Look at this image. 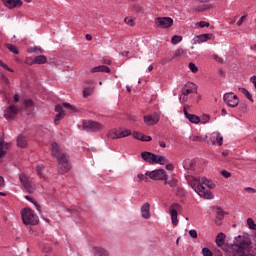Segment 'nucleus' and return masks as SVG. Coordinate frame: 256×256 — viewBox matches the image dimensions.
<instances>
[{
    "label": "nucleus",
    "instance_id": "f704fd0d",
    "mask_svg": "<svg viewBox=\"0 0 256 256\" xmlns=\"http://www.w3.org/2000/svg\"><path fill=\"white\" fill-rule=\"evenodd\" d=\"M6 47L11 51V53H14V55H19V49L17 46L13 44H6Z\"/></svg>",
    "mask_w": 256,
    "mask_h": 256
},
{
    "label": "nucleus",
    "instance_id": "49530a36",
    "mask_svg": "<svg viewBox=\"0 0 256 256\" xmlns=\"http://www.w3.org/2000/svg\"><path fill=\"white\" fill-rule=\"evenodd\" d=\"M220 173L224 179H229V177H231V173L227 170H222Z\"/></svg>",
    "mask_w": 256,
    "mask_h": 256
},
{
    "label": "nucleus",
    "instance_id": "aec40b11",
    "mask_svg": "<svg viewBox=\"0 0 256 256\" xmlns=\"http://www.w3.org/2000/svg\"><path fill=\"white\" fill-rule=\"evenodd\" d=\"M91 73H111V68L105 65L95 66L91 69Z\"/></svg>",
    "mask_w": 256,
    "mask_h": 256
},
{
    "label": "nucleus",
    "instance_id": "f03ea898",
    "mask_svg": "<svg viewBox=\"0 0 256 256\" xmlns=\"http://www.w3.org/2000/svg\"><path fill=\"white\" fill-rule=\"evenodd\" d=\"M188 182L189 185L192 187L193 191H195V193H205V186L208 187V189H215V187H217V185L213 181L208 180L205 177L199 180V178L192 176L188 178Z\"/></svg>",
    "mask_w": 256,
    "mask_h": 256
},
{
    "label": "nucleus",
    "instance_id": "9d476101",
    "mask_svg": "<svg viewBox=\"0 0 256 256\" xmlns=\"http://www.w3.org/2000/svg\"><path fill=\"white\" fill-rule=\"evenodd\" d=\"M206 143L208 145H215L217 143L221 147L223 145V136L219 132H213L209 137H206Z\"/></svg>",
    "mask_w": 256,
    "mask_h": 256
},
{
    "label": "nucleus",
    "instance_id": "8fccbe9b",
    "mask_svg": "<svg viewBox=\"0 0 256 256\" xmlns=\"http://www.w3.org/2000/svg\"><path fill=\"white\" fill-rule=\"evenodd\" d=\"M209 22H207V21H200L199 22V27L201 28V29H203V28H205V27H209Z\"/></svg>",
    "mask_w": 256,
    "mask_h": 256
},
{
    "label": "nucleus",
    "instance_id": "e433bc0d",
    "mask_svg": "<svg viewBox=\"0 0 256 256\" xmlns=\"http://www.w3.org/2000/svg\"><path fill=\"white\" fill-rule=\"evenodd\" d=\"M181 41H183V37L179 35H175L171 38L172 45H177L178 43H181Z\"/></svg>",
    "mask_w": 256,
    "mask_h": 256
},
{
    "label": "nucleus",
    "instance_id": "20e7f679",
    "mask_svg": "<svg viewBox=\"0 0 256 256\" xmlns=\"http://www.w3.org/2000/svg\"><path fill=\"white\" fill-rule=\"evenodd\" d=\"M83 131H90L91 133H99L105 129V125L95 120H84L82 122Z\"/></svg>",
    "mask_w": 256,
    "mask_h": 256
},
{
    "label": "nucleus",
    "instance_id": "b1692460",
    "mask_svg": "<svg viewBox=\"0 0 256 256\" xmlns=\"http://www.w3.org/2000/svg\"><path fill=\"white\" fill-rule=\"evenodd\" d=\"M17 147H20L24 149V147H27V139L23 135H19L17 137Z\"/></svg>",
    "mask_w": 256,
    "mask_h": 256
},
{
    "label": "nucleus",
    "instance_id": "6e6d98bb",
    "mask_svg": "<svg viewBox=\"0 0 256 256\" xmlns=\"http://www.w3.org/2000/svg\"><path fill=\"white\" fill-rule=\"evenodd\" d=\"M221 221H223V219H220L219 218V216H216V219H215V223H216V225H222V222Z\"/></svg>",
    "mask_w": 256,
    "mask_h": 256
},
{
    "label": "nucleus",
    "instance_id": "4be33fe9",
    "mask_svg": "<svg viewBox=\"0 0 256 256\" xmlns=\"http://www.w3.org/2000/svg\"><path fill=\"white\" fill-rule=\"evenodd\" d=\"M217 247H223L225 245V233L220 232L215 239Z\"/></svg>",
    "mask_w": 256,
    "mask_h": 256
},
{
    "label": "nucleus",
    "instance_id": "a18cd8bd",
    "mask_svg": "<svg viewBox=\"0 0 256 256\" xmlns=\"http://www.w3.org/2000/svg\"><path fill=\"white\" fill-rule=\"evenodd\" d=\"M183 53H185V51L183 49H177L174 53L173 59H175L176 57H181V55H183Z\"/></svg>",
    "mask_w": 256,
    "mask_h": 256
},
{
    "label": "nucleus",
    "instance_id": "1a4fd4ad",
    "mask_svg": "<svg viewBox=\"0 0 256 256\" xmlns=\"http://www.w3.org/2000/svg\"><path fill=\"white\" fill-rule=\"evenodd\" d=\"M223 99L228 107H237V105H239V97L233 92L224 94Z\"/></svg>",
    "mask_w": 256,
    "mask_h": 256
},
{
    "label": "nucleus",
    "instance_id": "7ed1b4c3",
    "mask_svg": "<svg viewBox=\"0 0 256 256\" xmlns=\"http://www.w3.org/2000/svg\"><path fill=\"white\" fill-rule=\"evenodd\" d=\"M149 179H153V181H165V185H170V187H177V180H172L171 182L167 181V174L164 169H158L149 172Z\"/></svg>",
    "mask_w": 256,
    "mask_h": 256
},
{
    "label": "nucleus",
    "instance_id": "774afa93",
    "mask_svg": "<svg viewBox=\"0 0 256 256\" xmlns=\"http://www.w3.org/2000/svg\"><path fill=\"white\" fill-rule=\"evenodd\" d=\"M5 180L0 176V187H3Z\"/></svg>",
    "mask_w": 256,
    "mask_h": 256
},
{
    "label": "nucleus",
    "instance_id": "680f3d73",
    "mask_svg": "<svg viewBox=\"0 0 256 256\" xmlns=\"http://www.w3.org/2000/svg\"><path fill=\"white\" fill-rule=\"evenodd\" d=\"M159 145L160 147H162L163 149H165V147H167V144L164 141H159Z\"/></svg>",
    "mask_w": 256,
    "mask_h": 256
},
{
    "label": "nucleus",
    "instance_id": "72a5a7b5",
    "mask_svg": "<svg viewBox=\"0 0 256 256\" xmlns=\"http://www.w3.org/2000/svg\"><path fill=\"white\" fill-rule=\"evenodd\" d=\"M215 211H216V215L217 217H219L220 219H223L225 217L226 212L223 211V209L221 207H214Z\"/></svg>",
    "mask_w": 256,
    "mask_h": 256
},
{
    "label": "nucleus",
    "instance_id": "ddd939ff",
    "mask_svg": "<svg viewBox=\"0 0 256 256\" xmlns=\"http://www.w3.org/2000/svg\"><path fill=\"white\" fill-rule=\"evenodd\" d=\"M187 107L189 106L185 105L183 108V113L186 119H188L190 123H194L195 125H198V123H201V118L195 114H190L189 112H187Z\"/></svg>",
    "mask_w": 256,
    "mask_h": 256
},
{
    "label": "nucleus",
    "instance_id": "a878e982",
    "mask_svg": "<svg viewBox=\"0 0 256 256\" xmlns=\"http://www.w3.org/2000/svg\"><path fill=\"white\" fill-rule=\"evenodd\" d=\"M94 251H95V256H109V252H107V250L101 247L94 248Z\"/></svg>",
    "mask_w": 256,
    "mask_h": 256
},
{
    "label": "nucleus",
    "instance_id": "69168bd1",
    "mask_svg": "<svg viewBox=\"0 0 256 256\" xmlns=\"http://www.w3.org/2000/svg\"><path fill=\"white\" fill-rule=\"evenodd\" d=\"M9 145H10L9 143L4 142V148H3V149H4L5 151H7V149H9Z\"/></svg>",
    "mask_w": 256,
    "mask_h": 256
},
{
    "label": "nucleus",
    "instance_id": "2f4dec72",
    "mask_svg": "<svg viewBox=\"0 0 256 256\" xmlns=\"http://www.w3.org/2000/svg\"><path fill=\"white\" fill-rule=\"evenodd\" d=\"M247 226L252 231H256V223H255V220H253V218H247Z\"/></svg>",
    "mask_w": 256,
    "mask_h": 256
},
{
    "label": "nucleus",
    "instance_id": "a211bd4d",
    "mask_svg": "<svg viewBox=\"0 0 256 256\" xmlns=\"http://www.w3.org/2000/svg\"><path fill=\"white\" fill-rule=\"evenodd\" d=\"M141 158L143 159V161H145L146 163H149L150 165H153L154 161H155V154L151 153V152H142L141 153Z\"/></svg>",
    "mask_w": 256,
    "mask_h": 256
},
{
    "label": "nucleus",
    "instance_id": "f257e3e1",
    "mask_svg": "<svg viewBox=\"0 0 256 256\" xmlns=\"http://www.w3.org/2000/svg\"><path fill=\"white\" fill-rule=\"evenodd\" d=\"M52 155L58 161V173L65 175L71 171V164L69 163V156L61 150L57 142L52 143Z\"/></svg>",
    "mask_w": 256,
    "mask_h": 256
},
{
    "label": "nucleus",
    "instance_id": "5701e85b",
    "mask_svg": "<svg viewBox=\"0 0 256 256\" xmlns=\"http://www.w3.org/2000/svg\"><path fill=\"white\" fill-rule=\"evenodd\" d=\"M213 34H201L197 36V43H205L213 39Z\"/></svg>",
    "mask_w": 256,
    "mask_h": 256
},
{
    "label": "nucleus",
    "instance_id": "9b49d317",
    "mask_svg": "<svg viewBox=\"0 0 256 256\" xmlns=\"http://www.w3.org/2000/svg\"><path fill=\"white\" fill-rule=\"evenodd\" d=\"M17 115H19V108L15 105L8 106L4 111V118H6L7 121H13Z\"/></svg>",
    "mask_w": 256,
    "mask_h": 256
},
{
    "label": "nucleus",
    "instance_id": "13d9d810",
    "mask_svg": "<svg viewBox=\"0 0 256 256\" xmlns=\"http://www.w3.org/2000/svg\"><path fill=\"white\" fill-rule=\"evenodd\" d=\"M166 169H167L168 171H173V169H175V167L173 166V164H167V165H166Z\"/></svg>",
    "mask_w": 256,
    "mask_h": 256
},
{
    "label": "nucleus",
    "instance_id": "3c124183",
    "mask_svg": "<svg viewBox=\"0 0 256 256\" xmlns=\"http://www.w3.org/2000/svg\"><path fill=\"white\" fill-rule=\"evenodd\" d=\"M6 155H7V150H4V148H0V159H5Z\"/></svg>",
    "mask_w": 256,
    "mask_h": 256
},
{
    "label": "nucleus",
    "instance_id": "de8ad7c7",
    "mask_svg": "<svg viewBox=\"0 0 256 256\" xmlns=\"http://www.w3.org/2000/svg\"><path fill=\"white\" fill-rule=\"evenodd\" d=\"M24 105L25 107H33V100L31 99L24 100Z\"/></svg>",
    "mask_w": 256,
    "mask_h": 256
},
{
    "label": "nucleus",
    "instance_id": "c9c22d12",
    "mask_svg": "<svg viewBox=\"0 0 256 256\" xmlns=\"http://www.w3.org/2000/svg\"><path fill=\"white\" fill-rule=\"evenodd\" d=\"M201 199H215V195L213 193H198Z\"/></svg>",
    "mask_w": 256,
    "mask_h": 256
},
{
    "label": "nucleus",
    "instance_id": "ea45409f",
    "mask_svg": "<svg viewBox=\"0 0 256 256\" xmlns=\"http://www.w3.org/2000/svg\"><path fill=\"white\" fill-rule=\"evenodd\" d=\"M62 105L63 107H65V109H69V111H71L72 113L77 111V108H75V106L71 105L70 103H63Z\"/></svg>",
    "mask_w": 256,
    "mask_h": 256
},
{
    "label": "nucleus",
    "instance_id": "4468645a",
    "mask_svg": "<svg viewBox=\"0 0 256 256\" xmlns=\"http://www.w3.org/2000/svg\"><path fill=\"white\" fill-rule=\"evenodd\" d=\"M4 7H7V9H15L17 7L23 6L22 0H1Z\"/></svg>",
    "mask_w": 256,
    "mask_h": 256
},
{
    "label": "nucleus",
    "instance_id": "dca6fc26",
    "mask_svg": "<svg viewBox=\"0 0 256 256\" xmlns=\"http://www.w3.org/2000/svg\"><path fill=\"white\" fill-rule=\"evenodd\" d=\"M55 111L58 114H56V116H55L54 123H55V125H59V122L61 121V119H63V117H65V110H63V106L56 105Z\"/></svg>",
    "mask_w": 256,
    "mask_h": 256
},
{
    "label": "nucleus",
    "instance_id": "6ab92c4d",
    "mask_svg": "<svg viewBox=\"0 0 256 256\" xmlns=\"http://www.w3.org/2000/svg\"><path fill=\"white\" fill-rule=\"evenodd\" d=\"M141 213L143 219H151L150 205L149 203H144L141 207Z\"/></svg>",
    "mask_w": 256,
    "mask_h": 256
},
{
    "label": "nucleus",
    "instance_id": "4d7b16f0",
    "mask_svg": "<svg viewBox=\"0 0 256 256\" xmlns=\"http://www.w3.org/2000/svg\"><path fill=\"white\" fill-rule=\"evenodd\" d=\"M190 141H200L201 139L199 138V136H190Z\"/></svg>",
    "mask_w": 256,
    "mask_h": 256
},
{
    "label": "nucleus",
    "instance_id": "5fc2aeb1",
    "mask_svg": "<svg viewBox=\"0 0 256 256\" xmlns=\"http://www.w3.org/2000/svg\"><path fill=\"white\" fill-rule=\"evenodd\" d=\"M244 191H246V192H248V193H256V190L253 189V188H251V187H246V188L244 189Z\"/></svg>",
    "mask_w": 256,
    "mask_h": 256
},
{
    "label": "nucleus",
    "instance_id": "c03bdc74",
    "mask_svg": "<svg viewBox=\"0 0 256 256\" xmlns=\"http://www.w3.org/2000/svg\"><path fill=\"white\" fill-rule=\"evenodd\" d=\"M202 255L203 256H213V252L209 250V248L205 247L202 249Z\"/></svg>",
    "mask_w": 256,
    "mask_h": 256
},
{
    "label": "nucleus",
    "instance_id": "bb28decb",
    "mask_svg": "<svg viewBox=\"0 0 256 256\" xmlns=\"http://www.w3.org/2000/svg\"><path fill=\"white\" fill-rule=\"evenodd\" d=\"M138 181H144V183H149V172H146L145 174H138Z\"/></svg>",
    "mask_w": 256,
    "mask_h": 256
},
{
    "label": "nucleus",
    "instance_id": "c756f323",
    "mask_svg": "<svg viewBox=\"0 0 256 256\" xmlns=\"http://www.w3.org/2000/svg\"><path fill=\"white\" fill-rule=\"evenodd\" d=\"M107 137L109 139H119V130H111L108 132Z\"/></svg>",
    "mask_w": 256,
    "mask_h": 256
},
{
    "label": "nucleus",
    "instance_id": "6e6552de",
    "mask_svg": "<svg viewBox=\"0 0 256 256\" xmlns=\"http://www.w3.org/2000/svg\"><path fill=\"white\" fill-rule=\"evenodd\" d=\"M181 209L182 207L180 206L179 203H172L169 208L172 225H174V227H177V225H179V219H177V215L178 211H180Z\"/></svg>",
    "mask_w": 256,
    "mask_h": 256
},
{
    "label": "nucleus",
    "instance_id": "603ef678",
    "mask_svg": "<svg viewBox=\"0 0 256 256\" xmlns=\"http://www.w3.org/2000/svg\"><path fill=\"white\" fill-rule=\"evenodd\" d=\"M142 137H143V138H142V141H144V142H149V141H152V140H153V138H152L151 136H147V135H145V134H143Z\"/></svg>",
    "mask_w": 256,
    "mask_h": 256
},
{
    "label": "nucleus",
    "instance_id": "052dcab7",
    "mask_svg": "<svg viewBox=\"0 0 256 256\" xmlns=\"http://www.w3.org/2000/svg\"><path fill=\"white\" fill-rule=\"evenodd\" d=\"M0 67H3V69L7 70L9 66L7 64H5L3 61H1L0 62Z\"/></svg>",
    "mask_w": 256,
    "mask_h": 256
},
{
    "label": "nucleus",
    "instance_id": "412c9836",
    "mask_svg": "<svg viewBox=\"0 0 256 256\" xmlns=\"http://www.w3.org/2000/svg\"><path fill=\"white\" fill-rule=\"evenodd\" d=\"M166 163H169V159L165 156H159L154 154V162L155 165H165Z\"/></svg>",
    "mask_w": 256,
    "mask_h": 256
},
{
    "label": "nucleus",
    "instance_id": "e2e57ef3",
    "mask_svg": "<svg viewBox=\"0 0 256 256\" xmlns=\"http://www.w3.org/2000/svg\"><path fill=\"white\" fill-rule=\"evenodd\" d=\"M5 145V141L3 140V138H0V149H3Z\"/></svg>",
    "mask_w": 256,
    "mask_h": 256
},
{
    "label": "nucleus",
    "instance_id": "f3484780",
    "mask_svg": "<svg viewBox=\"0 0 256 256\" xmlns=\"http://www.w3.org/2000/svg\"><path fill=\"white\" fill-rule=\"evenodd\" d=\"M27 65H45L47 63V56L39 55L36 56L31 62H27Z\"/></svg>",
    "mask_w": 256,
    "mask_h": 256
},
{
    "label": "nucleus",
    "instance_id": "f8f14e48",
    "mask_svg": "<svg viewBox=\"0 0 256 256\" xmlns=\"http://www.w3.org/2000/svg\"><path fill=\"white\" fill-rule=\"evenodd\" d=\"M191 93H197V84L187 82L181 89V94L184 95V97H187V95H191Z\"/></svg>",
    "mask_w": 256,
    "mask_h": 256
},
{
    "label": "nucleus",
    "instance_id": "4c0bfd02",
    "mask_svg": "<svg viewBox=\"0 0 256 256\" xmlns=\"http://www.w3.org/2000/svg\"><path fill=\"white\" fill-rule=\"evenodd\" d=\"M124 22L126 23V25H129V27H135V18L126 17L124 19Z\"/></svg>",
    "mask_w": 256,
    "mask_h": 256
},
{
    "label": "nucleus",
    "instance_id": "423d86ee",
    "mask_svg": "<svg viewBox=\"0 0 256 256\" xmlns=\"http://www.w3.org/2000/svg\"><path fill=\"white\" fill-rule=\"evenodd\" d=\"M19 180L28 193L35 191L36 185L33 178L29 177L27 174H20Z\"/></svg>",
    "mask_w": 256,
    "mask_h": 256
},
{
    "label": "nucleus",
    "instance_id": "393cba45",
    "mask_svg": "<svg viewBox=\"0 0 256 256\" xmlns=\"http://www.w3.org/2000/svg\"><path fill=\"white\" fill-rule=\"evenodd\" d=\"M131 135V131L129 129L123 128L118 130V138L123 139L124 137H129Z\"/></svg>",
    "mask_w": 256,
    "mask_h": 256
},
{
    "label": "nucleus",
    "instance_id": "cd10ccee",
    "mask_svg": "<svg viewBox=\"0 0 256 256\" xmlns=\"http://www.w3.org/2000/svg\"><path fill=\"white\" fill-rule=\"evenodd\" d=\"M239 91L241 93H243V95H245V97H247V99L253 103V95H251V93H249L248 89L239 88Z\"/></svg>",
    "mask_w": 256,
    "mask_h": 256
},
{
    "label": "nucleus",
    "instance_id": "473e14b6",
    "mask_svg": "<svg viewBox=\"0 0 256 256\" xmlns=\"http://www.w3.org/2000/svg\"><path fill=\"white\" fill-rule=\"evenodd\" d=\"M93 92H94V88H91V87L85 88V89L83 90V97H84L85 99H87V97H91V95L93 94Z\"/></svg>",
    "mask_w": 256,
    "mask_h": 256
},
{
    "label": "nucleus",
    "instance_id": "09e8293b",
    "mask_svg": "<svg viewBox=\"0 0 256 256\" xmlns=\"http://www.w3.org/2000/svg\"><path fill=\"white\" fill-rule=\"evenodd\" d=\"M189 235L190 237H192V239H197V230L195 229L190 230Z\"/></svg>",
    "mask_w": 256,
    "mask_h": 256
},
{
    "label": "nucleus",
    "instance_id": "338daca9",
    "mask_svg": "<svg viewBox=\"0 0 256 256\" xmlns=\"http://www.w3.org/2000/svg\"><path fill=\"white\" fill-rule=\"evenodd\" d=\"M2 79H3L4 83H9V79L7 78V76L3 75Z\"/></svg>",
    "mask_w": 256,
    "mask_h": 256
},
{
    "label": "nucleus",
    "instance_id": "0e129e2a",
    "mask_svg": "<svg viewBox=\"0 0 256 256\" xmlns=\"http://www.w3.org/2000/svg\"><path fill=\"white\" fill-rule=\"evenodd\" d=\"M13 98L15 103H19V94H15Z\"/></svg>",
    "mask_w": 256,
    "mask_h": 256
},
{
    "label": "nucleus",
    "instance_id": "bf43d9fd",
    "mask_svg": "<svg viewBox=\"0 0 256 256\" xmlns=\"http://www.w3.org/2000/svg\"><path fill=\"white\" fill-rule=\"evenodd\" d=\"M85 37L87 41H93V36H91V34H86Z\"/></svg>",
    "mask_w": 256,
    "mask_h": 256
},
{
    "label": "nucleus",
    "instance_id": "2eb2a0df",
    "mask_svg": "<svg viewBox=\"0 0 256 256\" xmlns=\"http://www.w3.org/2000/svg\"><path fill=\"white\" fill-rule=\"evenodd\" d=\"M144 123L149 126L157 125L159 123V114L146 115L143 117Z\"/></svg>",
    "mask_w": 256,
    "mask_h": 256
},
{
    "label": "nucleus",
    "instance_id": "39448f33",
    "mask_svg": "<svg viewBox=\"0 0 256 256\" xmlns=\"http://www.w3.org/2000/svg\"><path fill=\"white\" fill-rule=\"evenodd\" d=\"M20 213L24 225H37V216L35 215L33 210H31L30 208H24L23 210H21Z\"/></svg>",
    "mask_w": 256,
    "mask_h": 256
},
{
    "label": "nucleus",
    "instance_id": "0eeeda50",
    "mask_svg": "<svg viewBox=\"0 0 256 256\" xmlns=\"http://www.w3.org/2000/svg\"><path fill=\"white\" fill-rule=\"evenodd\" d=\"M155 25L159 29H171L173 20L171 17H157L155 18Z\"/></svg>",
    "mask_w": 256,
    "mask_h": 256
},
{
    "label": "nucleus",
    "instance_id": "7c9ffc66",
    "mask_svg": "<svg viewBox=\"0 0 256 256\" xmlns=\"http://www.w3.org/2000/svg\"><path fill=\"white\" fill-rule=\"evenodd\" d=\"M145 8L141 4H134L133 5V12L134 13H144Z\"/></svg>",
    "mask_w": 256,
    "mask_h": 256
},
{
    "label": "nucleus",
    "instance_id": "58836bf2",
    "mask_svg": "<svg viewBox=\"0 0 256 256\" xmlns=\"http://www.w3.org/2000/svg\"><path fill=\"white\" fill-rule=\"evenodd\" d=\"M211 121V116L208 114H203L201 118V123L205 125V123H209Z\"/></svg>",
    "mask_w": 256,
    "mask_h": 256
},
{
    "label": "nucleus",
    "instance_id": "c85d7f7f",
    "mask_svg": "<svg viewBox=\"0 0 256 256\" xmlns=\"http://www.w3.org/2000/svg\"><path fill=\"white\" fill-rule=\"evenodd\" d=\"M25 199H27V201H30V203H33V205L36 207L37 211H39V213H41V205H39V202L33 200V198H31V196H25Z\"/></svg>",
    "mask_w": 256,
    "mask_h": 256
},
{
    "label": "nucleus",
    "instance_id": "79ce46f5",
    "mask_svg": "<svg viewBox=\"0 0 256 256\" xmlns=\"http://www.w3.org/2000/svg\"><path fill=\"white\" fill-rule=\"evenodd\" d=\"M188 67H189L190 71H192V73H197V71H199V68L193 62H190Z\"/></svg>",
    "mask_w": 256,
    "mask_h": 256
},
{
    "label": "nucleus",
    "instance_id": "864d4df0",
    "mask_svg": "<svg viewBox=\"0 0 256 256\" xmlns=\"http://www.w3.org/2000/svg\"><path fill=\"white\" fill-rule=\"evenodd\" d=\"M245 17H246V16H242V17L237 21L238 27H241V26L243 25V21H245Z\"/></svg>",
    "mask_w": 256,
    "mask_h": 256
},
{
    "label": "nucleus",
    "instance_id": "37998d69",
    "mask_svg": "<svg viewBox=\"0 0 256 256\" xmlns=\"http://www.w3.org/2000/svg\"><path fill=\"white\" fill-rule=\"evenodd\" d=\"M134 139H137L138 141H143V133L140 132H134L132 134Z\"/></svg>",
    "mask_w": 256,
    "mask_h": 256
},
{
    "label": "nucleus",
    "instance_id": "a19ab883",
    "mask_svg": "<svg viewBox=\"0 0 256 256\" xmlns=\"http://www.w3.org/2000/svg\"><path fill=\"white\" fill-rule=\"evenodd\" d=\"M28 53H43V49L35 46L33 48H29Z\"/></svg>",
    "mask_w": 256,
    "mask_h": 256
}]
</instances>
